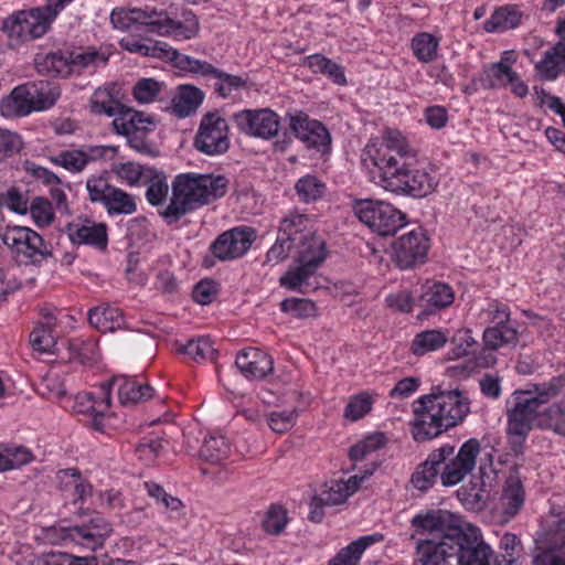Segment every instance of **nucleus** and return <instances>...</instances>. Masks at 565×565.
Returning a JSON list of instances; mask_svg holds the SVG:
<instances>
[{
	"label": "nucleus",
	"mask_w": 565,
	"mask_h": 565,
	"mask_svg": "<svg viewBox=\"0 0 565 565\" xmlns=\"http://www.w3.org/2000/svg\"><path fill=\"white\" fill-rule=\"evenodd\" d=\"M416 150L397 130L387 129L381 138L371 139L364 150L363 160L379 170V184L397 195L423 199L435 192L438 179L431 167H413L408 161Z\"/></svg>",
	"instance_id": "obj_1"
},
{
	"label": "nucleus",
	"mask_w": 565,
	"mask_h": 565,
	"mask_svg": "<svg viewBox=\"0 0 565 565\" xmlns=\"http://www.w3.org/2000/svg\"><path fill=\"white\" fill-rule=\"evenodd\" d=\"M413 413L412 436L415 441L425 443L463 422L470 413V399L459 388L434 386L429 394L414 402Z\"/></svg>",
	"instance_id": "obj_2"
},
{
	"label": "nucleus",
	"mask_w": 565,
	"mask_h": 565,
	"mask_svg": "<svg viewBox=\"0 0 565 565\" xmlns=\"http://www.w3.org/2000/svg\"><path fill=\"white\" fill-rule=\"evenodd\" d=\"M228 184V178L223 174L180 173L171 183L170 203L161 212V216L168 224H173L185 214L223 198Z\"/></svg>",
	"instance_id": "obj_3"
},
{
	"label": "nucleus",
	"mask_w": 565,
	"mask_h": 565,
	"mask_svg": "<svg viewBox=\"0 0 565 565\" xmlns=\"http://www.w3.org/2000/svg\"><path fill=\"white\" fill-rule=\"evenodd\" d=\"M480 452L481 444L477 438L466 440L457 451L450 444L434 449V454H440L441 484L449 488L462 482L476 469Z\"/></svg>",
	"instance_id": "obj_4"
},
{
	"label": "nucleus",
	"mask_w": 565,
	"mask_h": 565,
	"mask_svg": "<svg viewBox=\"0 0 565 565\" xmlns=\"http://www.w3.org/2000/svg\"><path fill=\"white\" fill-rule=\"evenodd\" d=\"M73 0H46L41 7L19 10L3 20L2 31L8 35H44L66 4Z\"/></svg>",
	"instance_id": "obj_5"
},
{
	"label": "nucleus",
	"mask_w": 565,
	"mask_h": 565,
	"mask_svg": "<svg viewBox=\"0 0 565 565\" xmlns=\"http://www.w3.org/2000/svg\"><path fill=\"white\" fill-rule=\"evenodd\" d=\"M58 92L49 82L28 83L15 87L0 104L6 116H26L33 110L51 107L58 97Z\"/></svg>",
	"instance_id": "obj_6"
},
{
	"label": "nucleus",
	"mask_w": 565,
	"mask_h": 565,
	"mask_svg": "<svg viewBox=\"0 0 565 565\" xmlns=\"http://www.w3.org/2000/svg\"><path fill=\"white\" fill-rule=\"evenodd\" d=\"M117 134L122 135L128 145L140 154L156 158L160 150L148 136L153 132L156 124L151 116L132 108H125L118 113L113 121Z\"/></svg>",
	"instance_id": "obj_7"
},
{
	"label": "nucleus",
	"mask_w": 565,
	"mask_h": 565,
	"mask_svg": "<svg viewBox=\"0 0 565 565\" xmlns=\"http://www.w3.org/2000/svg\"><path fill=\"white\" fill-rule=\"evenodd\" d=\"M451 558L457 565H490L493 550L484 541L481 530L462 522L449 540Z\"/></svg>",
	"instance_id": "obj_8"
},
{
	"label": "nucleus",
	"mask_w": 565,
	"mask_h": 565,
	"mask_svg": "<svg viewBox=\"0 0 565 565\" xmlns=\"http://www.w3.org/2000/svg\"><path fill=\"white\" fill-rule=\"evenodd\" d=\"M0 239L19 264H35L40 258L52 256L51 246L40 234L29 227L7 225L0 232Z\"/></svg>",
	"instance_id": "obj_9"
},
{
	"label": "nucleus",
	"mask_w": 565,
	"mask_h": 565,
	"mask_svg": "<svg viewBox=\"0 0 565 565\" xmlns=\"http://www.w3.org/2000/svg\"><path fill=\"white\" fill-rule=\"evenodd\" d=\"M114 28L121 32L141 31L160 32L168 31L172 23V17L163 9L153 6L143 8H116L110 14Z\"/></svg>",
	"instance_id": "obj_10"
},
{
	"label": "nucleus",
	"mask_w": 565,
	"mask_h": 565,
	"mask_svg": "<svg viewBox=\"0 0 565 565\" xmlns=\"http://www.w3.org/2000/svg\"><path fill=\"white\" fill-rule=\"evenodd\" d=\"M353 210L361 222L381 236L394 235L406 223V215L387 202L360 200Z\"/></svg>",
	"instance_id": "obj_11"
},
{
	"label": "nucleus",
	"mask_w": 565,
	"mask_h": 565,
	"mask_svg": "<svg viewBox=\"0 0 565 565\" xmlns=\"http://www.w3.org/2000/svg\"><path fill=\"white\" fill-rule=\"evenodd\" d=\"M308 244V247L298 250L299 265L280 277L279 282L282 287L290 290L300 289L326 259V245L320 237H311Z\"/></svg>",
	"instance_id": "obj_12"
},
{
	"label": "nucleus",
	"mask_w": 565,
	"mask_h": 565,
	"mask_svg": "<svg viewBox=\"0 0 565 565\" xmlns=\"http://www.w3.org/2000/svg\"><path fill=\"white\" fill-rule=\"evenodd\" d=\"M194 147L206 156L225 153L230 148L228 126L217 113H207L201 119Z\"/></svg>",
	"instance_id": "obj_13"
},
{
	"label": "nucleus",
	"mask_w": 565,
	"mask_h": 565,
	"mask_svg": "<svg viewBox=\"0 0 565 565\" xmlns=\"http://www.w3.org/2000/svg\"><path fill=\"white\" fill-rule=\"evenodd\" d=\"M462 521L454 513L447 510H427L416 514L411 520V526L416 534H430L438 537L437 541H449L456 533Z\"/></svg>",
	"instance_id": "obj_14"
},
{
	"label": "nucleus",
	"mask_w": 565,
	"mask_h": 565,
	"mask_svg": "<svg viewBox=\"0 0 565 565\" xmlns=\"http://www.w3.org/2000/svg\"><path fill=\"white\" fill-rule=\"evenodd\" d=\"M233 120L241 132L265 140L276 137L279 130V118L268 108L238 111Z\"/></svg>",
	"instance_id": "obj_15"
},
{
	"label": "nucleus",
	"mask_w": 565,
	"mask_h": 565,
	"mask_svg": "<svg viewBox=\"0 0 565 565\" xmlns=\"http://www.w3.org/2000/svg\"><path fill=\"white\" fill-rule=\"evenodd\" d=\"M111 527L102 516L96 515L88 523L61 529V537L65 542L74 543L83 548L95 551L103 546Z\"/></svg>",
	"instance_id": "obj_16"
},
{
	"label": "nucleus",
	"mask_w": 565,
	"mask_h": 565,
	"mask_svg": "<svg viewBox=\"0 0 565 565\" xmlns=\"http://www.w3.org/2000/svg\"><path fill=\"white\" fill-rule=\"evenodd\" d=\"M394 262L401 269L423 264L427 256L428 238L420 230H413L393 243Z\"/></svg>",
	"instance_id": "obj_17"
},
{
	"label": "nucleus",
	"mask_w": 565,
	"mask_h": 565,
	"mask_svg": "<svg viewBox=\"0 0 565 565\" xmlns=\"http://www.w3.org/2000/svg\"><path fill=\"white\" fill-rule=\"evenodd\" d=\"M289 127L294 135L309 149L326 153L330 149L331 136L326 126L308 115L299 113L290 117Z\"/></svg>",
	"instance_id": "obj_18"
},
{
	"label": "nucleus",
	"mask_w": 565,
	"mask_h": 565,
	"mask_svg": "<svg viewBox=\"0 0 565 565\" xmlns=\"http://www.w3.org/2000/svg\"><path fill=\"white\" fill-rule=\"evenodd\" d=\"M516 403L508 413V431L521 439L531 430L533 423H539V405L531 398V391L515 392Z\"/></svg>",
	"instance_id": "obj_19"
},
{
	"label": "nucleus",
	"mask_w": 565,
	"mask_h": 565,
	"mask_svg": "<svg viewBox=\"0 0 565 565\" xmlns=\"http://www.w3.org/2000/svg\"><path fill=\"white\" fill-rule=\"evenodd\" d=\"M487 459L488 463L481 460L478 476L471 479L469 487L462 488L459 492L465 501L479 508L487 503L498 486V473L493 468L490 452L487 454Z\"/></svg>",
	"instance_id": "obj_20"
},
{
	"label": "nucleus",
	"mask_w": 565,
	"mask_h": 565,
	"mask_svg": "<svg viewBox=\"0 0 565 565\" xmlns=\"http://www.w3.org/2000/svg\"><path fill=\"white\" fill-rule=\"evenodd\" d=\"M254 239L255 232L250 227H235L221 234L211 250L220 260L238 258L250 248Z\"/></svg>",
	"instance_id": "obj_21"
},
{
	"label": "nucleus",
	"mask_w": 565,
	"mask_h": 565,
	"mask_svg": "<svg viewBox=\"0 0 565 565\" xmlns=\"http://www.w3.org/2000/svg\"><path fill=\"white\" fill-rule=\"evenodd\" d=\"M535 545L541 552L565 554V516L562 513L551 512L543 518Z\"/></svg>",
	"instance_id": "obj_22"
},
{
	"label": "nucleus",
	"mask_w": 565,
	"mask_h": 565,
	"mask_svg": "<svg viewBox=\"0 0 565 565\" xmlns=\"http://www.w3.org/2000/svg\"><path fill=\"white\" fill-rule=\"evenodd\" d=\"M117 385L118 398L121 405L131 406L139 402L146 401L152 396L153 388L148 384H141L125 375H116L110 381L102 385L105 396V408H109L111 404L110 391Z\"/></svg>",
	"instance_id": "obj_23"
},
{
	"label": "nucleus",
	"mask_w": 565,
	"mask_h": 565,
	"mask_svg": "<svg viewBox=\"0 0 565 565\" xmlns=\"http://www.w3.org/2000/svg\"><path fill=\"white\" fill-rule=\"evenodd\" d=\"M67 235L74 245H88L105 250L108 245V233L105 223L83 220L67 225Z\"/></svg>",
	"instance_id": "obj_24"
},
{
	"label": "nucleus",
	"mask_w": 565,
	"mask_h": 565,
	"mask_svg": "<svg viewBox=\"0 0 565 565\" xmlns=\"http://www.w3.org/2000/svg\"><path fill=\"white\" fill-rule=\"evenodd\" d=\"M235 365L246 379L262 380L273 371L274 361L266 352L248 348L238 352Z\"/></svg>",
	"instance_id": "obj_25"
},
{
	"label": "nucleus",
	"mask_w": 565,
	"mask_h": 565,
	"mask_svg": "<svg viewBox=\"0 0 565 565\" xmlns=\"http://www.w3.org/2000/svg\"><path fill=\"white\" fill-rule=\"evenodd\" d=\"M365 476H351L348 480H330L323 484L319 494L313 497L316 505H338L358 491Z\"/></svg>",
	"instance_id": "obj_26"
},
{
	"label": "nucleus",
	"mask_w": 565,
	"mask_h": 565,
	"mask_svg": "<svg viewBox=\"0 0 565 565\" xmlns=\"http://www.w3.org/2000/svg\"><path fill=\"white\" fill-rule=\"evenodd\" d=\"M455 299L452 288L440 281H426L422 286V291L417 305L424 313H434L438 310L449 307Z\"/></svg>",
	"instance_id": "obj_27"
},
{
	"label": "nucleus",
	"mask_w": 565,
	"mask_h": 565,
	"mask_svg": "<svg viewBox=\"0 0 565 565\" xmlns=\"http://www.w3.org/2000/svg\"><path fill=\"white\" fill-rule=\"evenodd\" d=\"M109 147H89L87 150H63L52 157V162L61 166L70 172H82L90 161H96L105 156Z\"/></svg>",
	"instance_id": "obj_28"
},
{
	"label": "nucleus",
	"mask_w": 565,
	"mask_h": 565,
	"mask_svg": "<svg viewBox=\"0 0 565 565\" xmlns=\"http://www.w3.org/2000/svg\"><path fill=\"white\" fill-rule=\"evenodd\" d=\"M449 541L419 540L416 544L414 565H446L451 558Z\"/></svg>",
	"instance_id": "obj_29"
},
{
	"label": "nucleus",
	"mask_w": 565,
	"mask_h": 565,
	"mask_svg": "<svg viewBox=\"0 0 565 565\" xmlns=\"http://www.w3.org/2000/svg\"><path fill=\"white\" fill-rule=\"evenodd\" d=\"M279 232L297 243V248L308 247L311 237H318L310 228V220L305 214L290 213L280 222Z\"/></svg>",
	"instance_id": "obj_30"
},
{
	"label": "nucleus",
	"mask_w": 565,
	"mask_h": 565,
	"mask_svg": "<svg viewBox=\"0 0 565 565\" xmlns=\"http://www.w3.org/2000/svg\"><path fill=\"white\" fill-rule=\"evenodd\" d=\"M70 76L81 75L86 70H96L105 65L108 54L96 47H86L67 53Z\"/></svg>",
	"instance_id": "obj_31"
},
{
	"label": "nucleus",
	"mask_w": 565,
	"mask_h": 565,
	"mask_svg": "<svg viewBox=\"0 0 565 565\" xmlns=\"http://www.w3.org/2000/svg\"><path fill=\"white\" fill-rule=\"evenodd\" d=\"M524 500L525 492L521 480L515 475L509 476L501 495V508L504 521H510L520 512Z\"/></svg>",
	"instance_id": "obj_32"
},
{
	"label": "nucleus",
	"mask_w": 565,
	"mask_h": 565,
	"mask_svg": "<svg viewBox=\"0 0 565 565\" xmlns=\"http://www.w3.org/2000/svg\"><path fill=\"white\" fill-rule=\"evenodd\" d=\"M120 46L131 53L163 61L168 60L169 54H173L170 45L153 38H120Z\"/></svg>",
	"instance_id": "obj_33"
},
{
	"label": "nucleus",
	"mask_w": 565,
	"mask_h": 565,
	"mask_svg": "<svg viewBox=\"0 0 565 565\" xmlns=\"http://www.w3.org/2000/svg\"><path fill=\"white\" fill-rule=\"evenodd\" d=\"M88 322L102 332H114L125 326V318L119 308L106 303L88 311Z\"/></svg>",
	"instance_id": "obj_34"
},
{
	"label": "nucleus",
	"mask_w": 565,
	"mask_h": 565,
	"mask_svg": "<svg viewBox=\"0 0 565 565\" xmlns=\"http://www.w3.org/2000/svg\"><path fill=\"white\" fill-rule=\"evenodd\" d=\"M522 12L516 6H502L495 9L484 22L483 29L488 33H502L513 30L521 24Z\"/></svg>",
	"instance_id": "obj_35"
},
{
	"label": "nucleus",
	"mask_w": 565,
	"mask_h": 565,
	"mask_svg": "<svg viewBox=\"0 0 565 565\" xmlns=\"http://www.w3.org/2000/svg\"><path fill=\"white\" fill-rule=\"evenodd\" d=\"M383 540L382 534L361 536L341 548L328 565H359L364 551L372 544Z\"/></svg>",
	"instance_id": "obj_36"
},
{
	"label": "nucleus",
	"mask_w": 565,
	"mask_h": 565,
	"mask_svg": "<svg viewBox=\"0 0 565 565\" xmlns=\"http://www.w3.org/2000/svg\"><path fill=\"white\" fill-rule=\"evenodd\" d=\"M439 455L434 454L433 450L427 459L416 467L411 478L414 488L425 492L435 484L438 478L441 480V471L438 465Z\"/></svg>",
	"instance_id": "obj_37"
},
{
	"label": "nucleus",
	"mask_w": 565,
	"mask_h": 565,
	"mask_svg": "<svg viewBox=\"0 0 565 565\" xmlns=\"http://www.w3.org/2000/svg\"><path fill=\"white\" fill-rule=\"evenodd\" d=\"M540 76L546 81L555 79L561 73H565V38L550 51L536 64Z\"/></svg>",
	"instance_id": "obj_38"
},
{
	"label": "nucleus",
	"mask_w": 565,
	"mask_h": 565,
	"mask_svg": "<svg viewBox=\"0 0 565 565\" xmlns=\"http://www.w3.org/2000/svg\"><path fill=\"white\" fill-rule=\"evenodd\" d=\"M203 99L204 94L201 89L192 85H182L172 100L173 110L179 117H188L200 107Z\"/></svg>",
	"instance_id": "obj_39"
},
{
	"label": "nucleus",
	"mask_w": 565,
	"mask_h": 565,
	"mask_svg": "<svg viewBox=\"0 0 565 565\" xmlns=\"http://www.w3.org/2000/svg\"><path fill=\"white\" fill-rule=\"evenodd\" d=\"M142 184L147 185L146 199L151 205L158 206L167 201L169 184L163 171L152 167Z\"/></svg>",
	"instance_id": "obj_40"
},
{
	"label": "nucleus",
	"mask_w": 565,
	"mask_h": 565,
	"mask_svg": "<svg viewBox=\"0 0 565 565\" xmlns=\"http://www.w3.org/2000/svg\"><path fill=\"white\" fill-rule=\"evenodd\" d=\"M482 340L487 349L499 350L505 345H515L519 341L518 324L488 327Z\"/></svg>",
	"instance_id": "obj_41"
},
{
	"label": "nucleus",
	"mask_w": 565,
	"mask_h": 565,
	"mask_svg": "<svg viewBox=\"0 0 565 565\" xmlns=\"http://www.w3.org/2000/svg\"><path fill=\"white\" fill-rule=\"evenodd\" d=\"M34 64L38 72L46 76H70L67 53L65 55L57 53L38 54L34 58Z\"/></svg>",
	"instance_id": "obj_42"
},
{
	"label": "nucleus",
	"mask_w": 565,
	"mask_h": 565,
	"mask_svg": "<svg viewBox=\"0 0 565 565\" xmlns=\"http://www.w3.org/2000/svg\"><path fill=\"white\" fill-rule=\"evenodd\" d=\"M126 107L121 105L110 87L97 88L90 98V110L94 114H104L107 116H117L121 109Z\"/></svg>",
	"instance_id": "obj_43"
},
{
	"label": "nucleus",
	"mask_w": 565,
	"mask_h": 565,
	"mask_svg": "<svg viewBox=\"0 0 565 565\" xmlns=\"http://www.w3.org/2000/svg\"><path fill=\"white\" fill-rule=\"evenodd\" d=\"M172 53L169 54L168 60L172 62L180 70L199 74L204 77H215L218 68L214 67L212 64L205 61H201L184 54L179 53L177 50L172 47Z\"/></svg>",
	"instance_id": "obj_44"
},
{
	"label": "nucleus",
	"mask_w": 565,
	"mask_h": 565,
	"mask_svg": "<svg viewBox=\"0 0 565 565\" xmlns=\"http://www.w3.org/2000/svg\"><path fill=\"white\" fill-rule=\"evenodd\" d=\"M448 341L447 334L441 330H426L415 335L411 351L415 355H424L445 347Z\"/></svg>",
	"instance_id": "obj_45"
},
{
	"label": "nucleus",
	"mask_w": 565,
	"mask_h": 565,
	"mask_svg": "<svg viewBox=\"0 0 565 565\" xmlns=\"http://www.w3.org/2000/svg\"><path fill=\"white\" fill-rule=\"evenodd\" d=\"M230 454V445L223 436H210L205 438L200 448L199 456L210 463H218Z\"/></svg>",
	"instance_id": "obj_46"
},
{
	"label": "nucleus",
	"mask_w": 565,
	"mask_h": 565,
	"mask_svg": "<svg viewBox=\"0 0 565 565\" xmlns=\"http://www.w3.org/2000/svg\"><path fill=\"white\" fill-rule=\"evenodd\" d=\"M539 427L548 428L565 436V402H557L539 415Z\"/></svg>",
	"instance_id": "obj_47"
},
{
	"label": "nucleus",
	"mask_w": 565,
	"mask_h": 565,
	"mask_svg": "<svg viewBox=\"0 0 565 565\" xmlns=\"http://www.w3.org/2000/svg\"><path fill=\"white\" fill-rule=\"evenodd\" d=\"M565 388V377L556 376L548 382L534 384L531 391V398L541 407L550 401L556 398Z\"/></svg>",
	"instance_id": "obj_48"
},
{
	"label": "nucleus",
	"mask_w": 565,
	"mask_h": 565,
	"mask_svg": "<svg viewBox=\"0 0 565 565\" xmlns=\"http://www.w3.org/2000/svg\"><path fill=\"white\" fill-rule=\"evenodd\" d=\"M512 68L509 65L498 62L483 70L479 83L484 89H497L505 87V81L510 76Z\"/></svg>",
	"instance_id": "obj_49"
},
{
	"label": "nucleus",
	"mask_w": 565,
	"mask_h": 565,
	"mask_svg": "<svg viewBox=\"0 0 565 565\" xmlns=\"http://www.w3.org/2000/svg\"><path fill=\"white\" fill-rule=\"evenodd\" d=\"M109 214H131L136 211L137 205L132 195L128 194L119 188L110 190V195L107 196L103 204Z\"/></svg>",
	"instance_id": "obj_50"
},
{
	"label": "nucleus",
	"mask_w": 565,
	"mask_h": 565,
	"mask_svg": "<svg viewBox=\"0 0 565 565\" xmlns=\"http://www.w3.org/2000/svg\"><path fill=\"white\" fill-rule=\"evenodd\" d=\"M324 188V184L317 177L310 174L300 178L295 185L298 196L306 203L315 202L321 198Z\"/></svg>",
	"instance_id": "obj_51"
},
{
	"label": "nucleus",
	"mask_w": 565,
	"mask_h": 565,
	"mask_svg": "<svg viewBox=\"0 0 565 565\" xmlns=\"http://www.w3.org/2000/svg\"><path fill=\"white\" fill-rule=\"evenodd\" d=\"M143 487H145L148 495L150 498L154 499V501L157 503L162 504L167 510H169L171 512H179L183 509L182 501L179 498L168 493L157 482L146 481L143 483Z\"/></svg>",
	"instance_id": "obj_52"
},
{
	"label": "nucleus",
	"mask_w": 565,
	"mask_h": 565,
	"mask_svg": "<svg viewBox=\"0 0 565 565\" xmlns=\"http://www.w3.org/2000/svg\"><path fill=\"white\" fill-rule=\"evenodd\" d=\"M152 167L141 166L139 163L128 161L124 163H119L115 168V172L117 175L125 180L129 185H140L143 183L146 179V174H148V170H151Z\"/></svg>",
	"instance_id": "obj_53"
},
{
	"label": "nucleus",
	"mask_w": 565,
	"mask_h": 565,
	"mask_svg": "<svg viewBox=\"0 0 565 565\" xmlns=\"http://www.w3.org/2000/svg\"><path fill=\"white\" fill-rule=\"evenodd\" d=\"M32 348L42 353L53 352L56 344L53 330L50 324H39L30 334Z\"/></svg>",
	"instance_id": "obj_54"
},
{
	"label": "nucleus",
	"mask_w": 565,
	"mask_h": 565,
	"mask_svg": "<svg viewBox=\"0 0 565 565\" xmlns=\"http://www.w3.org/2000/svg\"><path fill=\"white\" fill-rule=\"evenodd\" d=\"M106 174L107 173L100 175H92L86 181L88 198L94 203L104 204L107 196L110 195V190L115 189V186L109 184Z\"/></svg>",
	"instance_id": "obj_55"
},
{
	"label": "nucleus",
	"mask_w": 565,
	"mask_h": 565,
	"mask_svg": "<svg viewBox=\"0 0 565 565\" xmlns=\"http://www.w3.org/2000/svg\"><path fill=\"white\" fill-rule=\"evenodd\" d=\"M280 309L282 312L292 313L300 319L315 317L317 313L315 302L303 298H287L281 301Z\"/></svg>",
	"instance_id": "obj_56"
},
{
	"label": "nucleus",
	"mask_w": 565,
	"mask_h": 565,
	"mask_svg": "<svg viewBox=\"0 0 565 565\" xmlns=\"http://www.w3.org/2000/svg\"><path fill=\"white\" fill-rule=\"evenodd\" d=\"M162 84L154 78H141L134 88L132 95L140 104H149L158 97L161 92Z\"/></svg>",
	"instance_id": "obj_57"
},
{
	"label": "nucleus",
	"mask_w": 565,
	"mask_h": 565,
	"mask_svg": "<svg viewBox=\"0 0 565 565\" xmlns=\"http://www.w3.org/2000/svg\"><path fill=\"white\" fill-rule=\"evenodd\" d=\"M373 401L369 393L363 392L350 398L344 408V417L350 420H359L372 408Z\"/></svg>",
	"instance_id": "obj_58"
},
{
	"label": "nucleus",
	"mask_w": 565,
	"mask_h": 565,
	"mask_svg": "<svg viewBox=\"0 0 565 565\" xmlns=\"http://www.w3.org/2000/svg\"><path fill=\"white\" fill-rule=\"evenodd\" d=\"M181 352L192 356L195 361L214 359L216 350L209 338L202 337L196 340H189Z\"/></svg>",
	"instance_id": "obj_59"
},
{
	"label": "nucleus",
	"mask_w": 565,
	"mask_h": 565,
	"mask_svg": "<svg viewBox=\"0 0 565 565\" xmlns=\"http://www.w3.org/2000/svg\"><path fill=\"white\" fill-rule=\"evenodd\" d=\"M215 83V92L223 98L228 97L234 90L246 86V79L241 76L232 75L218 70Z\"/></svg>",
	"instance_id": "obj_60"
},
{
	"label": "nucleus",
	"mask_w": 565,
	"mask_h": 565,
	"mask_svg": "<svg viewBox=\"0 0 565 565\" xmlns=\"http://www.w3.org/2000/svg\"><path fill=\"white\" fill-rule=\"evenodd\" d=\"M292 247H297V243L279 232L275 244L267 252L266 263L276 265L282 262L289 256Z\"/></svg>",
	"instance_id": "obj_61"
},
{
	"label": "nucleus",
	"mask_w": 565,
	"mask_h": 565,
	"mask_svg": "<svg viewBox=\"0 0 565 565\" xmlns=\"http://www.w3.org/2000/svg\"><path fill=\"white\" fill-rule=\"evenodd\" d=\"M297 416L298 413L295 408L284 409L280 412H271L267 420L273 431L284 434L294 427Z\"/></svg>",
	"instance_id": "obj_62"
},
{
	"label": "nucleus",
	"mask_w": 565,
	"mask_h": 565,
	"mask_svg": "<svg viewBox=\"0 0 565 565\" xmlns=\"http://www.w3.org/2000/svg\"><path fill=\"white\" fill-rule=\"evenodd\" d=\"M438 38H413L412 49L415 56L422 62H429L437 55Z\"/></svg>",
	"instance_id": "obj_63"
},
{
	"label": "nucleus",
	"mask_w": 565,
	"mask_h": 565,
	"mask_svg": "<svg viewBox=\"0 0 565 565\" xmlns=\"http://www.w3.org/2000/svg\"><path fill=\"white\" fill-rule=\"evenodd\" d=\"M1 204L7 206L14 213L26 214L29 211V200L26 193L21 192L18 188L12 186L1 196Z\"/></svg>",
	"instance_id": "obj_64"
}]
</instances>
